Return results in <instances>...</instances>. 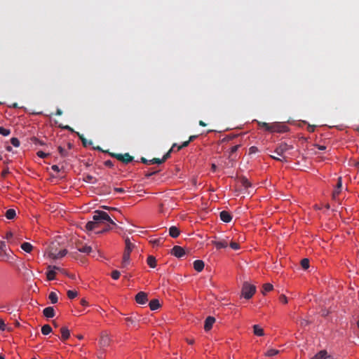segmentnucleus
<instances>
[{"label": "nucleus", "mask_w": 359, "mask_h": 359, "mask_svg": "<svg viewBox=\"0 0 359 359\" xmlns=\"http://www.w3.org/2000/svg\"><path fill=\"white\" fill-rule=\"evenodd\" d=\"M93 221H90L86 224V229L88 231H93L97 229L100 224L105 223L106 222L116 225L114 222L111 219L108 213L102 210H96L93 217Z\"/></svg>", "instance_id": "obj_1"}, {"label": "nucleus", "mask_w": 359, "mask_h": 359, "mask_svg": "<svg viewBox=\"0 0 359 359\" xmlns=\"http://www.w3.org/2000/svg\"><path fill=\"white\" fill-rule=\"evenodd\" d=\"M126 243V248L123 255V260H122V267L126 268L130 263V252L133 250V249L135 247V245L133 244L130 239L127 238L125 240Z\"/></svg>", "instance_id": "obj_2"}, {"label": "nucleus", "mask_w": 359, "mask_h": 359, "mask_svg": "<svg viewBox=\"0 0 359 359\" xmlns=\"http://www.w3.org/2000/svg\"><path fill=\"white\" fill-rule=\"evenodd\" d=\"M256 291V287L249 284L248 282L243 283L242 287V295L247 299H250Z\"/></svg>", "instance_id": "obj_3"}, {"label": "nucleus", "mask_w": 359, "mask_h": 359, "mask_svg": "<svg viewBox=\"0 0 359 359\" xmlns=\"http://www.w3.org/2000/svg\"><path fill=\"white\" fill-rule=\"evenodd\" d=\"M288 130L286 125L280 123H274L271 124L269 132H277L280 133H285Z\"/></svg>", "instance_id": "obj_4"}, {"label": "nucleus", "mask_w": 359, "mask_h": 359, "mask_svg": "<svg viewBox=\"0 0 359 359\" xmlns=\"http://www.w3.org/2000/svg\"><path fill=\"white\" fill-rule=\"evenodd\" d=\"M111 156L126 164L131 162L133 160V157L130 156L128 153H126L124 154H111Z\"/></svg>", "instance_id": "obj_5"}, {"label": "nucleus", "mask_w": 359, "mask_h": 359, "mask_svg": "<svg viewBox=\"0 0 359 359\" xmlns=\"http://www.w3.org/2000/svg\"><path fill=\"white\" fill-rule=\"evenodd\" d=\"M293 147L291 145L287 144V143L282 142L280 143L275 150V152L280 156L283 157V154L288 150L292 149Z\"/></svg>", "instance_id": "obj_6"}, {"label": "nucleus", "mask_w": 359, "mask_h": 359, "mask_svg": "<svg viewBox=\"0 0 359 359\" xmlns=\"http://www.w3.org/2000/svg\"><path fill=\"white\" fill-rule=\"evenodd\" d=\"M212 244L214 245L217 250L226 248L229 245V238L219 239L218 241H212Z\"/></svg>", "instance_id": "obj_7"}, {"label": "nucleus", "mask_w": 359, "mask_h": 359, "mask_svg": "<svg viewBox=\"0 0 359 359\" xmlns=\"http://www.w3.org/2000/svg\"><path fill=\"white\" fill-rule=\"evenodd\" d=\"M99 344L102 348L107 347L110 344V338L107 332H103L101 334Z\"/></svg>", "instance_id": "obj_8"}, {"label": "nucleus", "mask_w": 359, "mask_h": 359, "mask_svg": "<svg viewBox=\"0 0 359 359\" xmlns=\"http://www.w3.org/2000/svg\"><path fill=\"white\" fill-rule=\"evenodd\" d=\"M176 146H177V144L174 143L172 144L171 149L163 156V157L162 158H154L152 161L156 162L157 164H161V163H164L170 156V153L172 151H174V148Z\"/></svg>", "instance_id": "obj_9"}, {"label": "nucleus", "mask_w": 359, "mask_h": 359, "mask_svg": "<svg viewBox=\"0 0 359 359\" xmlns=\"http://www.w3.org/2000/svg\"><path fill=\"white\" fill-rule=\"evenodd\" d=\"M67 250L66 249L61 250L58 252H57L56 250L53 251V250L51 249V250L49 252V256L51 258L56 259L65 257L67 255Z\"/></svg>", "instance_id": "obj_10"}, {"label": "nucleus", "mask_w": 359, "mask_h": 359, "mask_svg": "<svg viewBox=\"0 0 359 359\" xmlns=\"http://www.w3.org/2000/svg\"><path fill=\"white\" fill-rule=\"evenodd\" d=\"M171 254L177 258H180L185 255V251L183 248L175 245L171 250Z\"/></svg>", "instance_id": "obj_11"}, {"label": "nucleus", "mask_w": 359, "mask_h": 359, "mask_svg": "<svg viewBox=\"0 0 359 359\" xmlns=\"http://www.w3.org/2000/svg\"><path fill=\"white\" fill-rule=\"evenodd\" d=\"M147 300V294L144 292H140L135 296V301L137 304H144Z\"/></svg>", "instance_id": "obj_12"}, {"label": "nucleus", "mask_w": 359, "mask_h": 359, "mask_svg": "<svg viewBox=\"0 0 359 359\" xmlns=\"http://www.w3.org/2000/svg\"><path fill=\"white\" fill-rule=\"evenodd\" d=\"M311 359H332V357L325 350H322L316 354Z\"/></svg>", "instance_id": "obj_13"}, {"label": "nucleus", "mask_w": 359, "mask_h": 359, "mask_svg": "<svg viewBox=\"0 0 359 359\" xmlns=\"http://www.w3.org/2000/svg\"><path fill=\"white\" fill-rule=\"evenodd\" d=\"M215 322V318L212 316H208L205 320L204 329L205 331H209L212 329L213 324Z\"/></svg>", "instance_id": "obj_14"}, {"label": "nucleus", "mask_w": 359, "mask_h": 359, "mask_svg": "<svg viewBox=\"0 0 359 359\" xmlns=\"http://www.w3.org/2000/svg\"><path fill=\"white\" fill-rule=\"evenodd\" d=\"M219 217L222 221L226 223L230 222L232 219L231 214L225 210H223L219 213Z\"/></svg>", "instance_id": "obj_15"}, {"label": "nucleus", "mask_w": 359, "mask_h": 359, "mask_svg": "<svg viewBox=\"0 0 359 359\" xmlns=\"http://www.w3.org/2000/svg\"><path fill=\"white\" fill-rule=\"evenodd\" d=\"M43 314L46 318H53L55 315L54 308L52 306L45 308L43 311Z\"/></svg>", "instance_id": "obj_16"}, {"label": "nucleus", "mask_w": 359, "mask_h": 359, "mask_svg": "<svg viewBox=\"0 0 359 359\" xmlns=\"http://www.w3.org/2000/svg\"><path fill=\"white\" fill-rule=\"evenodd\" d=\"M60 333H61V339L62 341H65L68 339L70 337V332L69 329L67 327H62L60 328Z\"/></svg>", "instance_id": "obj_17"}, {"label": "nucleus", "mask_w": 359, "mask_h": 359, "mask_svg": "<svg viewBox=\"0 0 359 359\" xmlns=\"http://www.w3.org/2000/svg\"><path fill=\"white\" fill-rule=\"evenodd\" d=\"M204 266V262L202 260L198 259L194 262V268L198 272L202 271Z\"/></svg>", "instance_id": "obj_18"}, {"label": "nucleus", "mask_w": 359, "mask_h": 359, "mask_svg": "<svg viewBox=\"0 0 359 359\" xmlns=\"http://www.w3.org/2000/svg\"><path fill=\"white\" fill-rule=\"evenodd\" d=\"M55 270H59V267L54 266H53V270L47 271L46 276L48 280H53L55 278Z\"/></svg>", "instance_id": "obj_19"}, {"label": "nucleus", "mask_w": 359, "mask_h": 359, "mask_svg": "<svg viewBox=\"0 0 359 359\" xmlns=\"http://www.w3.org/2000/svg\"><path fill=\"white\" fill-rule=\"evenodd\" d=\"M180 231L177 226H172L169 229V235L172 238H177L179 236Z\"/></svg>", "instance_id": "obj_20"}, {"label": "nucleus", "mask_w": 359, "mask_h": 359, "mask_svg": "<svg viewBox=\"0 0 359 359\" xmlns=\"http://www.w3.org/2000/svg\"><path fill=\"white\" fill-rule=\"evenodd\" d=\"M150 309L152 311L156 310L160 307V303L158 299H154L149 302Z\"/></svg>", "instance_id": "obj_21"}, {"label": "nucleus", "mask_w": 359, "mask_h": 359, "mask_svg": "<svg viewBox=\"0 0 359 359\" xmlns=\"http://www.w3.org/2000/svg\"><path fill=\"white\" fill-rule=\"evenodd\" d=\"M77 250L83 253L89 254L92 251V248L88 245L78 246Z\"/></svg>", "instance_id": "obj_22"}, {"label": "nucleus", "mask_w": 359, "mask_h": 359, "mask_svg": "<svg viewBox=\"0 0 359 359\" xmlns=\"http://www.w3.org/2000/svg\"><path fill=\"white\" fill-rule=\"evenodd\" d=\"M76 133L79 136V139L81 140L83 147H86L87 146L91 145L93 144V142L91 140L88 141L83 135L80 134L78 132H76Z\"/></svg>", "instance_id": "obj_23"}, {"label": "nucleus", "mask_w": 359, "mask_h": 359, "mask_svg": "<svg viewBox=\"0 0 359 359\" xmlns=\"http://www.w3.org/2000/svg\"><path fill=\"white\" fill-rule=\"evenodd\" d=\"M5 216L8 219H13L16 216V212L14 209H8L5 213Z\"/></svg>", "instance_id": "obj_24"}, {"label": "nucleus", "mask_w": 359, "mask_h": 359, "mask_svg": "<svg viewBox=\"0 0 359 359\" xmlns=\"http://www.w3.org/2000/svg\"><path fill=\"white\" fill-rule=\"evenodd\" d=\"M253 332L254 334L257 336H263L264 334L263 329L258 325H255L253 326Z\"/></svg>", "instance_id": "obj_25"}, {"label": "nucleus", "mask_w": 359, "mask_h": 359, "mask_svg": "<svg viewBox=\"0 0 359 359\" xmlns=\"http://www.w3.org/2000/svg\"><path fill=\"white\" fill-rule=\"evenodd\" d=\"M147 263L151 268H155L156 266V259L153 256H149L147 259Z\"/></svg>", "instance_id": "obj_26"}, {"label": "nucleus", "mask_w": 359, "mask_h": 359, "mask_svg": "<svg viewBox=\"0 0 359 359\" xmlns=\"http://www.w3.org/2000/svg\"><path fill=\"white\" fill-rule=\"evenodd\" d=\"M52 332L51 327L46 324L42 326L41 327V333L44 335H48Z\"/></svg>", "instance_id": "obj_27"}, {"label": "nucleus", "mask_w": 359, "mask_h": 359, "mask_svg": "<svg viewBox=\"0 0 359 359\" xmlns=\"http://www.w3.org/2000/svg\"><path fill=\"white\" fill-rule=\"evenodd\" d=\"M21 248L26 252H30L33 247L29 243L25 242L21 245Z\"/></svg>", "instance_id": "obj_28"}, {"label": "nucleus", "mask_w": 359, "mask_h": 359, "mask_svg": "<svg viewBox=\"0 0 359 359\" xmlns=\"http://www.w3.org/2000/svg\"><path fill=\"white\" fill-rule=\"evenodd\" d=\"M279 353H280V351H278L277 349H274V348H271V349L268 350L264 353V355L266 357H272V356L276 355Z\"/></svg>", "instance_id": "obj_29"}, {"label": "nucleus", "mask_w": 359, "mask_h": 359, "mask_svg": "<svg viewBox=\"0 0 359 359\" xmlns=\"http://www.w3.org/2000/svg\"><path fill=\"white\" fill-rule=\"evenodd\" d=\"M48 299L52 304H55L57 302L58 298L57 295L55 292H51L48 295Z\"/></svg>", "instance_id": "obj_30"}, {"label": "nucleus", "mask_w": 359, "mask_h": 359, "mask_svg": "<svg viewBox=\"0 0 359 359\" xmlns=\"http://www.w3.org/2000/svg\"><path fill=\"white\" fill-rule=\"evenodd\" d=\"M273 290V285L270 283H265L262 286V293L264 294H266V292H269Z\"/></svg>", "instance_id": "obj_31"}, {"label": "nucleus", "mask_w": 359, "mask_h": 359, "mask_svg": "<svg viewBox=\"0 0 359 359\" xmlns=\"http://www.w3.org/2000/svg\"><path fill=\"white\" fill-rule=\"evenodd\" d=\"M301 266L304 269H307L309 267V259L304 258L301 261Z\"/></svg>", "instance_id": "obj_32"}, {"label": "nucleus", "mask_w": 359, "mask_h": 359, "mask_svg": "<svg viewBox=\"0 0 359 359\" xmlns=\"http://www.w3.org/2000/svg\"><path fill=\"white\" fill-rule=\"evenodd\" d=\"M11 133V130L9 129L5 128L4 127H0V134L3 136H8Z\"/></svg>", "instance_id": "obj_33"}, {"label": "nucleus", "mask_w": 359, "mask_h": 359, "mask_svg": "<svg viewBox=\"0 0 359 359\" xmlns=\"http://www.w3.org/2000/svg\"><path fill=\"white\" fill-rule=\"evenodd\" d=\"M257 123L260 127L264 128L266 130L269 131L271 124L262 121H257Z\"/></svg>", "instance_id": "obj_34"}, {"label": "nucleus", "mask_w": 359, "mask_h": 359, "mask_svg": "<svg viewBox=\"0 0 359 359\" xmlns=\"http://www.w3.org/2000/svg\"><path fill=\"white\" fill-rule=\"evenodd\" d=\"M58 151L62 157H66L68 156V152L62 147H58Z\"/></svg>", "instance_id": "obj_35"}, {"label": "nucleus", "mask_w": 359, "mask_h": 359, "mask_svg": "<svg viewBox=\"0 0 359 359\" xmlns=\"http://www.w3.org/2000/svg\"><path fill=\"white\" fill-rule=\"evenodd\" d=\"M78 295V293L76 291H73V290H68L67 291V297L69 298V299H74L75 298L76 296Z\"/></svg>", "instance_id": "obj_36"}, {"label": "nucleus", "mask_w": 359, "mask_h": 359, "mask_svg": "<svg viewBox=\"0 0 359 359\" xmlns=\"http://www.w3.org/2000/svg\"><path fill=\"white\" fill-rule=\"evenodd\" d=\"M229 245H230V247L236 250H238L240 248V245L238 243H236V242H233V241H230L229 240Z\"/></svg>", "instance_id": "obj_37"}, {"label": "nucleus", "mask_w": 359, "mask_h": 359, "mask_svg": "<svg viewBox=\"0 0 359 359\" xmlns=\"http://www.w3.org/2000/svg\"><path fill=\"white\" fill-rule=\"evenodd\" d=\"M153 159L151 160H147L146 158L144 157H142L140 158V161L144 163V164H147V165H149V164H154V163H156V162H153L152 161Z\"/></svg>", "instance_id": "obj_38"}, {"label": "nucleus", "mask_w": 359, "mask_h": 359, "mask_svg": "<svg viewBox=\"0 0 359 359\" xmlns=\"http://www.w3.org/2000/svg\"><path fill=\"white\" fill-rule=\"evenodd\" d=\"M11 143L15 147H18L20 146V141L17 137H12L11 139Z\"/></svg>", "instance_id": "obj_39"}, {"label": "nucleus", "mask_w": 359, "mask_h": 359, "mask_svg": "<svg viewBox=\"0 0 359 359\" xmlns=\"http://www.w3.org/2000/svg\"><path fill=\"white\" fill-rule=\"evenodd\" d=\"M120 272L117 270H114L111 272V278L114 279V280H117L120 277Z\"/></svg>", "instance_id": "obj_40"}, {"label": "nucleus", "mask_w": 359, "mask_h": 359, "mask_svg": "<svg viewBox=\"0 0 359 359\" xmlns=\"http://www.w3.org/2000/svg\"><path fill=\"white\" fill-rule=\"evenodd\" d=\"M31 142L34 144L43 145L44 142L39 140L38 138L33 137L31 138Z\"/></svg>", "instance_id": "obj_41"}, {"label": "nucleus", "mask_w": 359, "mask_h": 359, "mask_svg": "<svg viewBox=\"0 0 359 359\" xmlns=\"http://www.w3.org/2000/svg\"><path fill=\"white\" fill-rule=\"evenodd\" d=\"M128 326L135 325L136 321L131 317L125 318Z\"/></svg>", "instance_id": "obj_42"}, {"label": "nucleus", "mask_w": 359, "mask_h": 359, "mask_svg": "<svg viewBox=\"0 0 359 359\" xmlns=\"http://www.w3.org/2000/svg\"><path fill=\"white\" fill-rule=\"evenodd\" d=\"M93 180H94V177L92 176V175H86L83 180L86 182H93V183H95L96 182V180H95V181L93 182Z\"/></svg>", "instance_id": "obj_43"}, {"label": "nucleus", "mask_w": 359, "mask_h": 359, "mask_svg": "<svg viewBox=\"0 0 359 359\" xmlns=\"http://www.w3.org/2000/svg\"><path fill=\"white\" fill-rule=\"evenodd\" d=\"M190 142L189 140L184 142L181 145L177 147V151H180L184 147H187L189 144Z\"/></svg>", "instance_id": "obj_44"}, {"label": "nucleus", "mask_w": 359, "mask_h": 359, "mask_svg": "<svg viewBox=\"0 0 359 359\" xmlns=\"http://www.w3.org/2000/svg\"><path fill=\"white\" fill-rule=\"evenodd\" d=\"M241 182L245 187H248L251 185L250 182L248 181L247 178H243Z\"/></svg>", "instance_id": "obj_45"}, {"label": "nucleus", "mask_w": 359, "mask_h": 359, "mask_svg": "<svg viewBox=\"0 0 359 359\" xmlns=\"http://www.w3.org/2000/svg\"><path fill=\"white\" fill-rule=\"evenodd\" d=\"M151 242L154 245H161V243H162V239L161 238H157V239H154L153 241H151Z\"/></svg>", "instance_id": "obj_46"}, {"label": "nucleus", "mask_w": 359, "mask_h": 359, "mask_svg": "<svg viewBox=\"0 0 359 359\" xmlns=\"http://www.w3.org/2000/svg\"><path fill=\"white\" fill-rule=\"evenodd\" d=\"M37 154V156H38L39 157H40V158H46V156H48V154L44 153V152H43V151H39L37 152V154Z\"/></svg>", "instance_id": "obj_47"}, {"label": "nucleus", "mask_w": 359, "mask_h": 359, "mask_svg": "<svg viewBox=\"0 0 359 359\" xmlns=\"http://www.w3.org/2000/svg\"><path fill=\"white\" fill-rule=\"evenodd\" d=\"M239 147H240V144H236V145L232 147L230 150V154L231 155L233 153H235L238 149Z\"/></svg>", "instance_id": "obj_48"}, {"label": "nucleus", "mask_w": 359, "mask_h": 359, "mask_svg": "<svg viewBox=\"0 0 359 359\" xmlns=\"http://www.w3.org/2000/svg\"><path fill=\"white\" fill-rule=\"evenodd\" d=\"M341 192V189H338V188L336 187L335 189L334 190L332 193V197L333 198H336V197Z\"/></svg>", "instance_id": "obj_49"}, {"label": "nucleus", "mask_w": 359, "mask_h": 359, "mask_svg": "<svg viewBox=\"0 0 359 359\" xmlns=\"http://www.w3.org/2000/svg\"><path fill=\"white\" fill-rule=\"evenodd\" d=\"M309 324V322L306 319H301L300 320V325L302 327H306Z\"/></svg>", "instance_id": "obj_50"}, {"label": "nucleus", "mask_w": 359, "mask_h": 359, "mask_svg": "<svg viewBox=\"0 0 359 359\" xmlns=\"http://www.w3.org/2000/svg\"><path fill=\"white\" fill-rule=\"evenodd\" d=\"M279 299H280V302H282V303H283V304H287V297H286L285 295H283V294H282V295H280V296Z\"/></svg>", "instance_id": "obj_51"}, {"label": "nucleus", "mask_w": 359, "mask_h": 359, "mask_svg": "<svg viewBox=\"0 0 359 359\" xmlns=\"http://www.w3.org/2000/svg\"><path fill=\"white\" fill-rule=\"evenodd\" d=\"M60 127L61 128H63V129L67 130H69V131H70V132H72V133H74V129H73L72 128H71L69 126H63L60 125Z\"/></svg>", "instance_id": "obj_52"}, {"label": "nucleus", "mask_w": 359, "mask_h": 359, "mask_svg": "<svg viewBox=\"0 0 359 359\" xmlns=\"http://www.w3.org/2000/svg\"><path fill=\"white\" fill-rule=\"evenodd\" d=\"M341 187H342V180H341V177H339L337 180V187L338 188V189H341Z\"/></svg>", "instance_id": "obj_53"}, {"label": "nucleus", "mask_w": 359, "mask_h": 359, "mask_svg": "<svg viewBox=\"0 0 359 359\" xmlns=\"http://www.w3.org/2000/svg\"><path fill=\"white\" fill-rule=\"evenodd\" d=\"M271 158L274 159V160H276V161H285V156H283L281 158H278L277 156H271Z\"/></svg>", "instance_id": "obj_54"}, {"label": "nucleus", "mask_w": 359, "mask_h": 359, "mask_svg": "<svg viewBox=\"0 0 359 359\" xmlns=\"http://www.w3.org/2000/svg\"><path fill=\"white\" fill-rule=\"evenodd\" d=\"M6 329V325L4 322L0 319V330H4Z\"/></svg>", "instance_id": "obj_55"}, {"label": "nucleus", "mask_w": 359, "mask_h": 359, "mask_svg": "<svg viewBox=\"0 0 359 359\" xmlns=\"http://www.w3.org/2000/svg\"><path fill=\"white\" fill-rule=\"evenodd\" d=\"M158 172V170H156V171H153V172H147V173L145 174V177L149 178L151 176H152L153 175L157 173Z\"/></svg>", "instance_id": "obj_56"}, {"label": "nucleus", "mask_w": 359, "mask_h": 359, "mask_svg": "<svg viewBox=\"0 0 359 359\" xmlns=\"http://www.w3.org/2000/svg\"><path fill=\"white\" fill-rule=\"evenodd\" d=\"M307 130H308L309 133H313V132H314V130H315V126H311V125H309V126L307 127Z\"/></svg>", "instance_id": "obj_57"}, {"label": "nucleus", "mask_w": 359, "mask_h": 359, "mask_svg": "<svg viewBox=\"0 0 359 359\" xmlns=\"http://www.w3.org/2000/svg\"><path fill=\"white\" fill-rule=\"evenodd\" d=\"M104 165L108 167H112L114 164L111 161L108 160L104 162Z\"/></svg>", "instance_id": "obj_58"}, {"label": "nucleus", "mask_w": 359, "mask_h": 359, "mask_svg": "<svg viewBox=\"0 0 359 359\" xmlns=\"http://www.w3.org/2000/svg\"><path fill=\"white\" fill-rule=\"evenodd\" d=\"M114 191L121 194L125 193V190L123 188H114Z\"/></svg>", "instance_id": "obj_59"}, {"label": "nucleus", "mask_w": 359, "mask_h": 359, "mask_svg": "<svg viewBox=\"0 0 359 359\" xmlns=\"http://www.w3.org/2000/svg\"><path fill=\"white\" fill-rule=\"evenodd\" d=\"M249 150L250 154L255 153L258 151L256 147H251Z\"/></svg>", "instance_id": "obj_60"}, {"label": "nucleus", "mask_w": 359, "mask_h": 359, "mask_svg": "<svg viewBox=\"0 0 359 359\" xmlns=\"http://www.w3.org/2000/svg\"><path fill=\"white\" fill-rule=\"evenodd\" d=\"M51 168H52V170H54L55 172H58L60 171V168H59L58 165H52Z\"/></svg>", "instance_id": "obj_61"}, {"label": "nucleus", "mask_w": 359, "mask_h": 359, "mask_svg": "<svg viewBox=\"0 0 359 359\" xmlns=\"http://www.w3.org/2000/svg\"><path fill=\"white\" fill-rule=\"evenodd\" d=\"M233 138V137H231V136H226L225 137H224L222 140V142H228L229 140H231V139Z\"/></svg>", "instance_id": "obj_62"}, {"label": "nucleus", "mask_w": 359, "mask_h": 359, "mask_svg": "<svg viewBox=\"0 0 359 359\" xmlns=\"http://www.w3.org/2000/svg\"><path fill=\"white\" fill-rule=\"evenodd\" d=\"M319 150H321V151H323L326 149V147L325 146H323V145H318L317 144L316 146Z\"/></svg>", "instance_id": "obj_63"}, {"label": "nucleus", "mask_w": 359, "mask_h": 359, "mask_svg": "<svg viewBox=\"0 0 359 359\" xmlns=\"http://www.w3.org/2000/svg\"><path fill=\"white\" fill-rule=\"evenodd\" d=\"M197 137V135H191L188 140L191 142L194 141Z\"/></svg>", "instance_id": "obj_64"}]
</instances>
